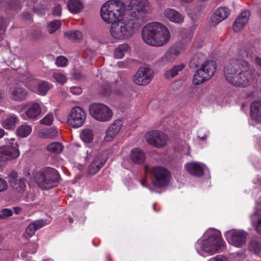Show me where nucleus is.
I'll use <instances>...</instances> for the list:
<instances>
[{"instance_id": "16", "label": "nucleus", "mask_w": 261, "mask_h": 261, "mask_svg": "<svg viewBox=\"0 0 261 261\" xmlns=\"http://www.w3.org/2000/svg\"><path fill=\"white\" fill-rule=\"evenodd\" d=\"M9 94L11 100L19 102L23 101L27 98L28 92L22 87L15 86L9 89Z\"/></svg>"}, {"instance_id": "30", "label": "nucleus", "mask_w": 261, "mask_h": 261, "mask_svg": "<svg viewBox=\"0 0 261 261\" xmlns=\"http://www.w3.org/2000/svg\"><path fill=\"white\" fill-rule=\"evenodd\" d=\"M94 137L93 131L91 128H84L80 134L81 139L86 143H91L94 139Z\"/></svg>"}, {"instance_id": "32", "label": "nucleus", "mask_w": 261, "mask_h": 261, "mask_svg": "<svg viewBox=\"0 0 261 261\" xmlns=\"http://www.w3.org/2000/svg\"><path fill=\"white\" fill-rule=\"evenodd\" d=\"M18 120V119L16 115H11L3 121L2 125L6 129H12L15 127Z\"/></svg>"}, {"instance_id": "4", "label": "nucleus", "mask_w": 261, "mask_h": 261, "mask_svg": "<svg viewBox=\"0 0 261 261\" xmlns=\"http://www.w3.org/2000/svg\"><path fill=\"white\" fill-rule=\"evenodd\" d=\"M120 1L112 0L106 2L101 7L100 15L102 19L108 23H113L121 20L124 15L125 6Z\"/></svg>"}, {"instance_id": "13", "label": "nucleus", "mask_w": 261, "mask_h": 261, "mask_svg": "<svg viewBox=\"0 0 261 261\" xmlns=\"http://www.w3.org/2000/svg\"><path fill=\"white\" fill-rule=\"evenodd\" d=\"M147 142L151 145L161 148L164 146L167 142V136L159 130H153L145 135Z\"/></svg>"}, {"instance_id": "35", "label": "nucleus", "mask_w": 261, "mask_h": 261, "mask_svg": "<svg viewBox=\"0 0 261 261\" xmlns=\"http://www.w3.org/2000/svg\"><path fill=\"white\" fill-rule=\"evenodd\" d=\"M251 221L253 227L258 233L261 234V215L254 214L251 216Z\"/></svg>"}, {"instance_id": "45", "label": "nucleus", "mask_w": 261, "mask_h": 261, "mask_svg": "<svg viewBox=\"0 0 261 261\" xmlns=\"http://www.w3.org/2000/svg\"><path fill=\"white\" fill-rule=\"evenodd\" d=\"M67 59L64 56L58 57L56 61V64L58 67H63L66 65Z\"/></svg>"}, {"instance_id": "56", "label": "nucleus", "mask_w": 261, "mask_h": 261, "mask_svg": "<svg viewBox=\"0 0 261 261\" xmlns=\"http://www.w3.org/2000/svg\"><path fill=\"white\" fill-rule=\"evenodd\" d=\"M117 65L118 67L123 68L127 66V64L124 61H119L117 62Z\"/></svg>"}, {"instance_id": "24", "label": "nucleus", "mask_w": 261, "mask_h": 261, "mask_svg": "<svg viewBox=\"0 0 261 261\" xmlns=\"http://www.w3.org/2000/svg\"><path fill=\"white\" fill-rule=\"evenodd\" d=\"M206 61L205 55L201 53H196L193 55L189 62V67L191 69H194L201 66Z\"/></svg>"}, {"instance_id": "38", "label": "nucleus", "mask_w": 261, "mask_h": 261, "mask_svg": "<svg viewBox=\"0 0 261 261\" xmlns=\"http://www.w3.org/2000/svg\"><path fill=\"white\" fill-rule=\"evenodd\" d=\"M10 185L11 187L18 192L24 190L26 187L25 180L23 178H20L14 182L13 184H11Z\"/></svg>"}, {"instance_id": "34", "label": "nucleus", "mask_w": 261, "mask_h": 261, "mask_svg": "<svg viewBox=\"0 0 261 261\" xmlns=\"http://www.w3.org/2000/svg\"><path fill=\"white\" fill-rule=\"evenodd\" d=\"M129 46L127 44H122L120 45L115 50V57L117 59L122 58L125 55V53L128 51Z\"/></svg>"}, {"instance_id": "25", "label": "nucleus", "mask_w": 261, "mask_h": 261, "mask_svg": "<svg viewBox=\"0 0 261 261\" xmlns=\"http://www.w3.org/2000/svg\"><path fill=\"white\" fill-rule=\"evenodd\" d=\"M250 116L252 119L257 122L261 121V102L255 101L250 106Z\"/></svg>"}, {"instance_id": "10", "label": "nucleus", "mask_w": 261, "mask_h": 261, "mask_svg": "<svg viewBox=\"0 0 261 261\" xmlns=\"http://www.w3.org/2000/svg\"><path fill=\"white\" fill-rule=\"evenodd\" d=\"M85 159L86 161H92L89 167V173L93 175L98 172L107 160V158H102V154L92 150L87 151Z\"/></svg>"}, {"instance_id": "17", "label": "nucleus", "mask_w": 261, "mask_h": 261, "mask_svg": "<svg viewBox=\"0 0 261 261\" xmlns=\"http://www.w3.org/2000/svg\"><path fill=\"white\" fill-rule=\"evenodd\" d=\"M23 108L25 109V114L30 119H36L41 113V108L39 103L31 102L25 105Z\"/></svg>"}, {"instance_id": "37", "label": "nucleus", "mask_w": 261, "mask_h": 261, "mask_svg": "<svg viewBox=\"0 0 261 261\" xmlns=\"http://www.w3.org/2000/svg\"><path fill=\"white\" fill-rule=\"evenodd\" d=\"M64 35L72 41L80 40L83 38V34L79 31H70L65 32Z\"/></svg>"}, {"instance_id": "19", "label": "nucleus", "mask_w": 261, "mask_h": 261, "mask_svg": "<svg viewBox=\"0 0 261 261\" xmlns=\"http://www.w3.org/2000/svg\"><path fill=\"white\" fill-rule=\"evenodd\" d=\"M123 126V123L120 119L116 120L111 124L106 131L105 139L107 141H111L120 132Z\"/></svg>"}, {"instance_id": "23", "label": "nucleus", "mask_w": 261, "mask_h": 261, "mask_svg": "<svg viewBox=\"0 0 261 261\" xmlns=\"http://www.w3.org/2000/svg\"><path fill=\"white\" fill-rule=\"evenodd\" d=\"M179 54L178 50L175 48H170L160 59L159 62L163 65L172 63L179 56Z\"/></svg>"}, {"instance_id": "48", "label": "nucleus", "mask_w": 261, "mask_h": 261, "mask_svg": "<svg viewBox=\"0 0 261 261\" xmlns=\"http://www.w3.org/2000/svg\"><path fill=\"white\" fill-rule=\"evenodd\" d=\"M36 231L37 230L32 223L29 224V225L27 227L25 230L27 233L30 236L34 235Z\"/></svg>"}, {"instance_id": "50", "label": "nucleus", "mask_w": 261, "mask_h": 261, "mask_svg": "<svg viewBox=\"0 0 261 261\" xmlns=\"http://www.w3.org/2000/svg\"><path fill=\"white\" fill-rule=\"evenodd\" d=\"M70 92L74 95H79L82 92V89L81 87L73 86L70 88Z\"/></svg>"}, {"instance_id": "44", "label": "nucleus", "mask_w": 261, "mask_h": 261, "mask_svg": "<svg viewBox=\"0 0 261 261\" xmlns=\"http://www.w3.org/2000/svg\"><path fill=\"white\" fill-rule=\"evenodd\" d=\"M18 174L17 172L14 171H11L8 176V180L10 185L13 184L14 182L17 180Z\"/></svg>"}, {"instance_id": "43", "label": "nucleus", "mask_w": 261, "mask_h": 261, "mask_svg": "<svg viewBox=\"0 0 261 261\" xmlns=\"http://www.w3.org/2000/svg\"><path fill=\"white\" fill-rule=\"evenodd\" d=\"M12 211L8 208H3L0 211V219H6L12 215Z\"/></svg>"}, {"instance_id": "21", "label": "nucleus", "mask_w": 261, "mask_h": 261, "mask_svg": "<svg viewBox=\"0 0 261 261\" xmlns=\"http://www.w3.org/2000/svg\"><path fill=\"white\" fill-rule=\"evenodd\" d=\"M185 168L189 174L195 176L200 177L204 173L203 167L200 163H188L185 165Z\"/></svg>"}, {"instance_id": "22", "label": "nucleus", "mask_w": 261, "mask_h": 261, "mask_svg": "<svg viewBox=\"0 0 261 261\" xmlns=\"http://www.w3.org/2000/svg\"><path fill=\"white\" fill-rule=\"evenodd\" d=\"M164 14L169 20L175 23L181 24L184 21V17L178 11L173 9H165Z\"/></svg>"}, {"instance_id": "63", "label": "nucleus", "mask_w": 261, "mask_h": 261, "mask_svg": "<svg viewBox=\"0 0 261 261\" xmlns=\"http://www.w3.org/2000/svg\"><path fill=\"white\" fill-rule=\"evenodd\" d=\"M200 139L201 140H203V141H204L206 139V136H204L202 137H200Z\"/></svg>"}, {"instance_id": "31", "label": "nucleus", "mask_w": 261, "mask_h": 261, "mask_svg": "<svg viewBox=\"0 0 261 261\" xmlns=\"http://www.w3.org/2000/svg\"><path fill=\"white\" fill-rule=\"evenodd\" d=\"M185 67V65L181 63L174 66L170 70H167L165 73V76L167 79L173 78L176 76L179 71H181Z\"/></svg>"}, {"instance_id": "28", "label": "nucleus", "mask_w": 261, "mask_h": 261, "mask_svg": "<svg viewBox=\"0 0 261 261\" xmlns=\"http://www.w3.org/2000/svg\"><path fill=\"white\" fill-rule=\"evenodd\" d=\"M248 250L256 255H259L261 253V240L254 239L248 243Z\"/></svg>"}, {"instance_id": "18", "label": "nucleus", "mask_w": 261, "mask_h": 261, "mask_svg": "<svg viewBox=\"0 0 261 261\" xmlns=\"http://www.w3.org/2000/svg\"><path fill=\"white\" fill-rule=\"evenodd\" d=\"M230 11L226 7L218 8L211 17V24L216 25L228 16Z\"/></svg>"}, {"instance_id": "59", "label": "nucleus", "mask_w": 261, "mask_h": 261, "mask_svg": "<svg viewBox=\"0 0 261 261\" xmlns=\"http://www.w3.org/2000/svg\"><path fill=\"white\" fill-rule=\"evenodd\" d=\"M5 134L4 130L3 129H0V139L2 138Z\"/></svg>"}, {"instance_id": "36", "label": "nucleus", "mask_w": 261, "mask_h": 261, "mask_svg": "<svg viewBox=\"0 0 261 261\" xmlns=\"http://www.w3.org/2000/svg\"><path fill=\"white\" fill-rule=\"evenodd\" d=\"M47 150L52 153H60L63 150V145L58 142H53L46 147Z\"/></svg>"}, {"instance_id": "52", "label": "nucleus", "mask_w": 261, "mask_h": 261, "mask_svg": "<svg viewBox=\"0 0 261 261\" xmlns=\"http://www.w3.org/2000/svg\"><path fill=\"white\" fill-rule=\"evenodd\" d=\"M7 26V22L5 20L4 17H0V31L4 32Z\"/></svg>"}, {"instance_id": "49", "label": "nucleus", "mask_w": 261, "mask_h": 261, "mask_svg": "<svg viewBox=\"0 0 261 261\" xmlns=\"http://www.w3.org/2000/svg\"><path fill=\"white\" fill-rule=\"evenodd\" d=\"M62 8L60 5H56L53 9V14L55 16H60L61 14Z\"/></svg>"}, {"instance_id": "9", "label": "nucleus", "mask_w": 261, "mask_h": 261, "mask_svg": "<svg viewBox=\"0 0 261 261\" xmlns=\"http://www.w3.org/2000/svg\"><path fill=\"white\" fill-rule=\"evenodd\" d=\"M151 175L152 184L157 188L165 187L169 182L170 173L164 167H153L151 170Z\"/></svg>"}, {"instance_id": "12", "label": "nucleus", "mask_w": 261, "mask_h": 261, "mask_svg": "<svg viewBox=\"0 0 261 261\" xmlns=\"http://www.w3.org/2000/svg\"><path fill=\"white\" fill-rule=\"evenodd\" d=\"M246 232L241 230H230L225 233V237L230 244L241 248L245 245L247 240Z\"/></svg>"}, {"instance_id": "55", "label": "nucleus", "mask_w": 261, "mask_h": 261, "mask_svg": "<svg viewBox=\"0 0 261 261\" xmlns=\"http://www.w3.org/2000/svg\"><path fill=\"white\" fill-rule=\"evenodd\" d=\"M58 130L56 128H51L48 130L47 135L49 137H55L57 135Z\"/></svg>"}, {"instance_id": "54", "label": "nucleus", "mask_w": 261, "mask_h": 261, "mask_svg": "<svg viewBox=\"0 0 261 261\" xmlns=\"http://www.w3.org/2000/svg\"><path fill=\"white\" fill-rule=\"evenodd\" d=\"M29 251L31 253L34 254L37 251L38 245L35 243H33L29 244Z\"/></svg>"}, {"instance_id": "62", "label": "nucleus", "mask_w": 261, "mask_h": 261, "mask_svg": "<svg viewBox=\"0 0 261 261\" xmlns=\"http://www.w3.org/2000/svg\"><path fill=\"white\" fill-rule=\"evenodd\" d=\"M180 1L183 2H185V3H189L192 2L193 0H180Z\"/></svg>"}, {"instance_id": "58", "label": "nucleus", "mask_w": 261, "mask_h": 261, "mask_svg": "<svg viewBox=\"0 0 261 261\" xmlns=\"http://www.w3.org/2000/svg\"><path fill=\"white\" fill-rule=\"evenodd\" d=\"M255 61L257 65H258L261 67V58L259 57H256L255 58Z\"/></svg>"}, {"instance_id": "7", "label": "nucleus", "mask_w": 261, "mask_h": 261, "mask_svg": "<svg viewBox=\"0 0 261 261\" xmlns=\"http://www.w3.org/2000/svg\"><path fill=\"white\" fill-rule=\"evenodd\" d=\"M217 68L216 63L213 60L206 61L194 75L193 82L198 85L210 80L214 74Z\"/></svg>"}, {"instance_id": "61", "label": "nucleus", "mask_w": 261, "mask_h": 261, "mask_svg": "<svg viewBox=\"0 0 261 261\" xmlns=\"http://www.w3.org/2000/svg\"><path fill=\"white\" fill-rule=\"evenodd\" d=\"M141 185H142L143 186H144V187H146V181H145V180H142V181H141Z\"/></svg>"}, {"instance_id": "60", "label": "nucleus", "mask_w": 261, "mask_h": 261, "mask_svg": "<svg viewBox=\"0 0 261 261\" xmlns=\"http://www.w3.org/2000/svg\"><path fill=\"white\" fill-rule=\"evenodd\" d=\"M68 222L70 223H72L74 221V220L71 217H69L68 218Z\"/></svg>"}, {"instance_id": "11", "label": "nucleus", "mask_w": 261, "mask_h": 261, "mask_svg": "<svg viewBox=\"0 0 261 261\" xmlns=\"http://www.w3.org/2000/svg\"><path fill=\"white\" fill-rule=\"evenodd\" d=\"M86 118L85 112L80 107H75L71 110L67 123L73 128H78L84 124Z\"/></svg>"}, {"instance_id": "33", "label": "nucleus", "mask_w": 261, "mask_h": 261, "mask_svg": "<svg viewBox=\"0 0 261 261\" xmlns=\"http://www.w3.org/2000/svg\"><path fill=\"white\" fill-rule=\"evenodd\" d=\"M52 87V84L49 82L41 81L37 85V90L39 94L45 95Z\"/></svg>"}, {"instance_id": "47", "label": "nucleus", "mask_w": 261, "mask_h": 261, "mask_svg": "<svg viewBox=\"0 0 261 261\" xmlns=\"http://www.w3.org/2000/svg\"><path fill=\"white\" fill-rule=\"evenodd\" d=\"M32 224L37 230L45 226L46 224V221L42 219L34 221Z\"/></svg>"}, {"instance_id": "2", "label": "nucleus", "mask_w": 261, "mask_h": 261, "mask_svg": "<svg viewBox=\"0 0 261 261\" xmlns=\"http://www.w3.org/2000/svg\"><path fill=\"white\" fill-rule=\"evenodd\" d=\"M226 81L237 87H246L253 82L254 70L247 62L242 60L229 61L224 68Z\"/></svg>"}, {"instance_id": "64", "label": "nucleus", "mask_w": 261, "mask_h": 261, "mask_svg": "<svg viewBox=\"0 0 261 261\" xmlns=\"http://www.w3.org/2000/svg\"><path fill=\"white\" fill-rule=\"evenodd\" d=\"M2 95H3V93H2V91H0V101L1 100V99L2 98Z\"/></svg>"}, {"instance_id": "8", "label": "nucleus", "mask_w": 261, "mask_h": 261, "mask_svg": "<svg viewBox=\"0 0 261 261\" xmlns=\"http://www.w3.org/2000/svg\"><path fill=\"white\" fill-rule=\"evenodd\" d=\"M89 110L91 116L98 121L107 122L111 120L113 117V112L111 109L101 103L91 104Z\"/></svg>"}, {"instance_id": "6", "label": "nucleus", "mask_w": 261, "mask_h": 261, "mask_svg": "<svg viewBox=\"0 0 261 261\" xmlns=\"http://www.w3.org/2000/svg\"><path fill=\"white\" fill-rule=\"evenodd\" d=\"M59 178L57 171L50 167H46L37 171L35 175L36 182L42 189H46L47 186L51 187L53 184L58 182Z\"/></svg>"}, {"instance_id": "20", "label": "nucleus", "mask_w": 261, "mask_h": 261, "mask_svg": "<svg viewBox=\"0 0 261 261\" xmlns=\"http://www.w3.org/2000/svg\"><path fill=\"white\" fill-rule=\"evenodd\" d=\"M250 14V12L248 10H245L240 14L232 25L234 32H240L245 27L248 22Z\"/></svg>"}, {"instance_id": "15", "label": "nucleus", "mask_w": 261, "mask_h": 261, "mask_svg": "<svg viewBox=\"0 0 261 261\" xmlns=\"http://www.w3.org/2000/svg\"><path fill=\"white\" fill-rule=\"evenodd\" d=\"M19 155L18 149L15 147L6 145L0 148V163L5 164L8 161L18 158Z\"/></svg>"}, {"instance_id": "1", "label": "nucleus", "mask_w": 261, "mask_h": 261, "mask_svg": "<svg viewBox=\"0 0 261 261\" xmlns=\"http://www.w3.org/2000/svg\"><path fill=\"white\" fill-rule=\"evenodd\" d=\"M151 10L148 0H130L125 6V11L133 18L126 21L118 20L112 23L110 30L112 36L117 40L132 36L141 27L145 15Z\"/></svg>"}, {"instance_id": "29", "label": "nucleus", "mask_w": 261, "mask_h": 261, "mask_svg": "<svg viewBox=\"0 0 261 261\" xmlns=\"http://www.w3.org/2000/svg\"><path fill=\"white\" fill-rule=\"evenodd\" d=\"M67 7L70 12L75 14L80 13L83 9V4L80 0H70Z\"/></svg>"}, {"instance_id": "41", "label": "nucleus", "mask_w": 261, "mask_h": 261, "mask_svg": "<svg viewBox=\"0 0 261 261\" xmlns=\"http://www.w3.org/2000/svg\"><path fill=\"white\" fill-rule=\"evenodd\" d=\"M61 22L59 20H54L50 22L47 27L48 32L49 34L55 33L60 27Z\"/></svg>"}, {"instance_id": "5", "label": "nucleus", "mask_w": 261, "mask_h": 261, "mask_svg": "<svg viewBox=\"0 0 261 261\" xmlns=\"http://www.w3.org/2000/svg\"><path fill=\"white\" fill-rule=\"evenodd\" d=\"M222 246L219 233L216 232L209 235L207 239L198 241L195 244L197 252L203 256L204 253L212 255L218 251Z\"/></svg>"}, {"instance_id": "57", "label": "nucleus", "mask_w": 261, "mask_h": 261, "mask_svg": "<svg viewBox=\"0 0 261 261\" xmlns=\"http://www.w3.org/2000/svg\"><path fill=\"white\" fill-rule=\"evenodd\" d=\"M13 210H14V212L15 213V214H18L20 213V212L21 211V209L19 207H13Z\"/></svg>"}, {"instance_id": "40", "label": "nucleus", "mask_w": 261, "mask_h": 261, "mask_svg": "<svg viewBox=\"0 0 261 261\" xmlns=\"http://www.w3.org/2000/svg\"><path fill=\"white\" fill-rule=\"evenodd\" d=\"M52 78L58 84H64L67 81L66 76L61 72H56L52 75Z\"/></svg>"}, {"instance_id": "46", "label": "nucleus", "mask_w": 261, "mask_h": 261, "mask_svg": "<svg viewBox=\"0 0 261 261\" xmlns=\"http://www.w3.org/2000/svg\"><path fill=\"white\" fill-rule=\"evenodd\" d=\"M10 9L14 10H17L21 8V4L17 0H12L9 4Z\"/></svg>"}, {"instance_id": "53", "label": "nucleus", "mask_w": 261, "mask_h": 261, "mask_svg": "<svg viewBox=\"0 0 261 261\" xmlns=\"http://www.w3.org/2000/svg\"><path fill=\"white\" fill-rule=\"evenodd\" d=\"M8 185L7 181L0 178V192L6 191L7 189Z\"/></svg>"}, {"instance_id": "26", "label": "nucleus", "mask_w": 261, "mask_h": 261, "mask_svg": "<svg viewBox=\"0 0 261 261\" xmlns=\"http://www.w3.org/2000/svg\"><path fill=\"white\" fill-rule=\"evenodd\" d=\"M130 156L132 161L135 164H142L145 159V154L144 151L138 148L132 149Z\"/></svg>"}, {"instance_id": "3", "label": "nucleus", "mask_w": 261, "mask_h": 261, "mask_svg": "<svg viewBox=\"0 0 261 261\" xmlns=\"http://www.w3.org/2000/svg\"><path fill=\"white\" fill-rule=\"evenodd\" d=\"M143 40L152 46L166 44L170 38L168 29L161 23L152 22L147 24L142 31Z\"/></svg>"}, {"instance_id": "42", "label": "nucleus", "mask_w": 261, "mask_h": 261, "mask_svg": "<svg viewBox=\"0 0 261 261\" xmlns=\"http://www.w3.org/2000/svg\"><path fill=\"white\" fill-rule=\"evenodd\" d=\"M53 120V115L52 114H47L40 121V122L42 124L50 125L52 124Z\"/></svg>"}, {"instance_id": "27", "label": "nucleus", "mask_w": 261, "mask_h": 261, "mask_svg": "<svg viewBox=\"0 0 261 261\" xmlns=\"http://www.w3.org/2000/svg\"><path fill=\"white\" fill-rule=\"evenodd\" d=\"M21 81L24 83L26 87H28L31 90H34L35 86L36 85V81L33 77L32 74L26 72L22 74L21 76Z\"/></svg>"}, {"instance_id": "14", "label": "nucleus", "mask_w": 261, "mask_h": 261, "mask_svg": "<svg viewBox=\"0 0 261 261\" xmlns=\"http://www.w3.org/2000/svg\"><path fill=\"white\" fill-rule=\"evenodd\" d=\"M153 77V71L146 67H140L134 76V82L138 85L145 86L148 84Z\"/></svg>"}, {"instance_id": "39", "label": "nucleus", "mask_w": 261, "mask_h": 261, "mask_svg": "<svg viewBox=\"0 0 261 261\" xmlns=\"http://www.w3.org/2000/svg\"><path fill=\"white\" fill-rule=\"evenodd\" d=\"M32 132V128L27 125H22L19 127L17 130L18 135L21 137H26Z\"/></svg>"}, {"instance_id": "51", "label": "nucleus", "mask_w": 261, "mask_h": 261, "mask_svg": "<svg viewBox=\"0 0 261 261\" xmlns=\"http://www.w3.org/2000/svg\"><path fill=\"white\" fill-rule=\"evenodd\" d=\"M208 261H227V259L223 255H218L210 258Z\"/></svg>"}]
</instances>
